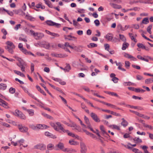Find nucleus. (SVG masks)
<instances>
[{
  "label": "nucleus",
  "instance_id": "nucleus-16",
  "mask_svg": "<svg viewBox=\"0 0 153 153\" xmlns=\"http://www.w3.org/2000/svg\"><path fill=\"white\" fill-rule=\"evenodd\" d=\"M18 66L21 68V70L22 72L25 71V68L24 65V64L21 62H20L17 64Z\"/></svg>",
  "mask_w": 153,
  "mask_h": 153
},
{
  "label": "nucleus",
  "instance_id": "nucleus-42",
  "mask_svg": "<svg viewBox=\"0 0 153 153\" xmlns=\"http://www.w3.org/2000/svg\"><path fill=\"white\" fill-rule=\"evenodd\" d=\"M43 124H36V129H37L43 130Z\"/></svg>",
  "mask_w": 153,
  "mask_h": 153
},
{
  "label": "nucleus",
  "instance_id": "nucleus-26",
  "mask_svg": "<svg viewBox=\"0 0 153 153\" xmlns=\"http://www.w3.org/2000/svg\"><path fill=\"white\" fill-rule=\"evenodd\" d=\"M146 91L143 89L140 88H135V92L137 93H143L145 92Z\"/></svg>",
  "mask_w": 153,
  "mask_h": 153
},
{
  "label": "nucleus",
  "instance_id": "nucleus-61",
  "mask_svg": "<svg viewBox=\"0 0 153 153\" xmlns=\"http://www.w3.org/2000/svg\"><path fill=\"white\" fill-rule=\"evenodd\" d=\"M122 65H119L118 67V69L119 70H121L122 71H126V70L124 68H122Z\"/></svg>",
  "mask_w": 153,
  "mask_h": 153
},
{
  "label": "nucleus",
  "instance_id": "nucleus-22",
  "mask_svg": "<svg viewBox=\"0 0 153 153\" xmlns=\"http://www.w3.org/2000/svg\"><path fill=\"white\" fill-rule=\"evenodd\" d=\"M149 20L148 18L147 17L143 19L142 22L140 23L141 25L142 24H147L149 23Z\"/></svg>",
  "mask_w": 153,
  "mask_h": 153
},
{
  "label": "nucleus",
  "instance_id": "nucleus-5",
  "mask_svg": "<svg viewBox=\"0 0 153 153\" xmlns=\"http://www.w3.org/2000/svg\"><path fill=\"white\" fill-rule=\"evenodd\" d=\"M46 148V146L44 144L39 143L34 146L33 149H39L41 150H44Z\"/></svg>",
  "mask_w": 153,
  "mask_h": 153
},
{
  "label": "nucleus",
  "instance_id": "nucleus-63",
  "mask_svg": "<svg viewBox=\"0 0 153 153\" xmlns=\"http://www.w3.org/2000/svg\"><path fill=\"white\" fill-rule=\"evenodd\" d=\"M34 64L33 63H31V66H30V69H31V73L33 72L34 71Z\"/></svg>",
  "mask_w": 153,
  "mask_h": 153
},
{
  "label": "nucleus",
  "instance_id": "nucleus-58",
  "mask_svg": "<svg viewBox=\"0 0 153 153\" xmlns=\"http://www.w3.org/2000/svg\"><path fill=\"white\" fill-rule=\"evenodd\" d=\"M51 36H53L52 38L53 39L55 37H58L59 36V35L57 33H52V34H51Z\"/></svg>",
  "mask_w": 153,
  "mask_h": 153
},
{
  "label": "nucleus",
  "instance_id": "nucleus-59",
  "mask_svg": "<svg viewBox=\"0 0 153 153\" xmlns=\"http://www.w3.org/2000/svg\"><path fill=\"white\" fill-rule=\"evenodd\" d=\"M104 47H105V49L106 51H108L110 47L109 45L108 44H105L104 45Z\"/></svg>",
  "mask_w": 153,
  "mask_h": 153
},
{
  "label": "nucleus",
  "instance_id": "nucleus-38",
  "mask_svg": "<svg viewBox=\"0 0 153 153\" xmlns=\"http://www.w3.org/2000/svg\"><path fill=\"white\" fill-rule=\"evenodd\" d=\"M75 117L77 119H78L79 121L80 122V123L81 125L83 126V127L84 128H86V126L82 123V121H81V120L77 116H75Z\"/></svg>",
  "mask_w": 153,
  "mask_h": 153
},
{
  "label": "nucleus",
  "instance_id": "nucleus-7",
  "mask_svg": "<svg viewBox=\"0 0 153 153\" xmlns=\"http://www.w3.org/2000/svg\"><path fill=\"white\" fill-rule=\"evenodd\" d=\"M105 38L108 41H112V42H116V41H114V39H117L116 38H114V39L112 40L113 36L112 34L110 33H108L107 34H106L105 36Z\"/></svg>",
  "mask_w": 153,
  "mask_h": 153
},
{
  "label": "nucleus",
  "instance_id": "nucleus-15",
  "mask_svg": "<svg viewBox=\"0 0 153 153\" xmlns=\"http://www.w3.org/2000/svg\"><path fill=\"white\" fill-rule=\"evenodd\" d=\"M57 122H56V123H54L51 122L50 123V124L51 126L56 131H59V129L60 130L59 128H58L57 126L58 127V126L56 124V123Z\"/></svg>",
  "mask_w": 153,
  "mask_h": 153
},
{
  "label": "nucleus",
  "instance_id": "nucleus-25",
  "mask_svg": "<svg viewBox=\"0 0 153 153\" xmlns=\"http://www.w3.org/2000/svg\"><path fill=\"white\" fill-rule=\"evenodd\" d=\"M97 46V44L93 43H90L89 45H87L88 47L89 48L96 47Z\"/></svg>",
  "mask_w": 153,
  "mask_h": 153
},
{
  "label": "nucleus",
  "instance_id": "nucleus-19",
  "mask_svg": "<svg viewBox=\"0 0 153 153\" xmlns=\"http://www.w3.org/2000/svg\"><path fill=\"white\" fill-rule=\"evenodd\" d=\"M121 120H122L121 123V125L124 127H125L128 125V122L124 118H122Z\"/></svg>",
  "mask_w": 153,
  "mask_h": 153
},
{
  "label": "nucleus",
  "instance_id": "nucleus-17",
  "mask_svg": "<svg viewBox=\"0 0 153 153\" xmlns=\"http://www.w3.org/2000/svg\"><path fill=\"white\" fill-rule=\"evenodd\" d=\"M110 5L113 8L115 9H120L121 8V5H118L114 3H110Z\"/></svg>",
  "mask_w": 153,
  "mask_h": 153
},
{
  "label": "nucleus",
  "instance_id": "nucleus-14",
  "mask_svg": "<svg viewBox=\"0 0 153 153\" xmlns=\"http://www.w3.org/2000/svg\"><path fill=\"white\" fill-rule=\"evenodd\" d=\"M108 127H109L111 128L112 129H117V130H120V126H117L115 124L113 125H110L108 126Z\"/></svg>",
  "mask_w": 153,
  "mask_h": 153
},
{
  "label": "nucleus",
  "instance_id": "nucleus-41",
  "mask_svg": "<svg viewBox=\"0 0 153 153\" xmlns=\"http://www.w3.org/2000/svg\"><path fill=\"white\" fill-rule=\"evenodd\" d=\"M152 27V25H149L147 28V32L150 34H151L152 33V31H151V29Z\"/></svg>",
  "mask_w": 153,
  "mask_h": 153
},
{
  "label": "nucleus",
  "instance_id": "nucleus-44",
  "mask_svg": "<svg viewBox=\"0 0 153 153\" xmlns=\"http://www.w3.org/2000/svg\"><path fill=\"white\" fill-rule=\"evenodd\" d=\"M133 140L134 141H136L137 143H141L142 142V140L139 137H135L133 139Z\"/></svg>",
  "mask_w": 153,
  "mask_h": 153
},
{
  "label": "nucleus",
  "instance_id": "nucleus-10",
  "mask_svg": "<svg viewBox=\"0 0 153 153\" xmlns=\"http://www.w3.org/2000/svg\"><path fill=\"white\" fill-rule=\"evenodd\" d=\"M90 116L92 119L96 122H99L100 120L97 115L95 113L92 112L90 114Z\"/></svg>",
  "mask_w": 153,
  "mask_h": 153
},
{
  "label": "nucleus",
  "instance_id": "nucleus-33",
  "mask_svg": "<svg viewBox=\"0 0 153 153\" xmlns=\"http://www.w3.org/2000/svg\"><path fill=\"white\" fill-rule=\"evenodd\" d=\"M69 143L71 145H76L78 144V143L77 142L71 140L69 141Z\"/></svg>",
  "mask_w": 153,
  "mask_h": 153
},
{
  "label": "nucleus",
  "instance_id": "nucleus-56",
  "mask_svg": "<svg viewBox=\"0 0 153 153\" xmlns=\"http://www.w3.org/2000/svg\"><path fill=\"white\" fill-rule=\"evenodd\" d=\"M94 23L96 26H99L100 24L99 21L98 19L95 20L94 21Z\"/></svg>",
  "mask_w": 153,
  "mask_h": 153
},
{
  "label": "nucleus",
  "instance_id": "nucleus-27",
  "mask_svg": "<svg viewBox=\"0 0 153 153\" xmlns=\"http://www.w3.org/2000/svg\"><path fill=\"white\" fill-rule=\"evenodd\" d=\"M26 17H27V19L30 21H34L35 19V18L30 16L29 14L26 15Z\"/></svg>",
  "mask_w": 153,
  "mask_h": 153
},
{
  "label": "nucleus",
  "instance_id": "nucleus-12",
  "mask_svg": "<svg viewBox=\"0 0 153 153\" xmlns=\"http://www.w3.org/2000/svg\"><path fill=\"white\" fill-rule=\"evenodd\" d=\"M1 101H0V105L6 109L9 108V107L8 106V103L4 100Z\"/></svg>",
  "mask_w": 153,
  "mask_h": 153
},
{
  "label": "nucleus",
  "instance_id": "nucleus-4",
  "mask_svg": "<svg viewBox=\"0 0 153 153\" xmlns=\"http://www.w3.org/2000/svg\"><path fill=\"white\" fill-rule=\"evenodd\" d=\"M21 87L22 88L23 90L25 91V93H26L28 94L33 99L36 100L38 102L42 103L41 101L39 99H38L33 94L30 93L28 91V89L26 87L21 86Z\"/></svg>",
  "mask_w": 153,
  "mask_h": 153
},
{
  "label": "nucleus",
  "instance_id": "nucleus-36",
  "mask_svg": "<svg viewBox=\"0 0 153 153\" xmlns=\"http://www.w3.org/2000/svg\"><path fill=\"white\" fill-rule=\"evenodd\" d=\"M29 127L30 128L33 129L34 130H36V125L35 126L34 125L32 124L29 125Z\"/></svg>",
  "mask_w": 153,
  "mask_h": 153
},
{
  "label": "nucleus",
  "instance_id": "nucleus-6",
  "mask_svg": "<svg viewBox=\"0 0 153 153\" xmlns=\"http://www.w3.org/2000/svg\"><path fill=\"white\" fill-rule=\"evenodd\" d=\"M45 22L48 25L50 26H55L56 27H58L60 26V24L53 22L51 20H47Z\"/></svg>",
  "mask_w": 153,
  "mask_h": 153
},
{
  "label": "nucleus",
  "instance_id": "nucleus-53",
  "mask_svg": "<svg viewBox=\"0 0 153 153\" xmlns=\"http://www.w3.org/2000/svg\"><path fill=\"white\" fill-rule=\"evenodd\" d=\"M76 152V151L72 148H68V153H73Z\"/></svg>",
  "mask_w": 153,
  "mask_h": 153
},
{
  "label": "nucleus",
  "instance_id": "nucleus-45",
  "mask_svg": "<svg viewBox=\"0 0 153 153\" xmlns=\"http://www.w3.org/2000/svg\"><path fill=\"white\" fill-rule=\"evenodd\" d=\"M41 85L45 88V90L47 92V93L51 97H52V95L49 92L48 89L46 88L45 85L43 84H41Z\"/></svg>",
  "mask_w": 153,
  "mask_h": 153
},
{
  "label": "nucleus",
  "instance_id": "nucleus-64",
  "mask_svg": "<svg viewBox=\"0 0 153 153\" xmlns=\"http://www.w3.org/2000/svg\"><path fill=\"white\" fill-rule=\"evenodd\" d=\"M21 51H22V52L24 53L25 54L27 55V50L24 48L21 49L20 50Z\"/></svg>",
  "mask_w": 153,
  "mask_h": 153
},
{
  "label": "nucleus",
  "instance_id": "nucleus-62",
  "mask_svg": "<svg viewBox=\"0 0 153 153\" xmlns=\"http://www.w3.org/2000/svg\"><path fill=\"white\" fill-rule=\"evenodd\" d=\"M93 132L96 134L99 137H101V136L100 135L99 130H98L96 129V131H94Z\"/></svg>",
  "mask_w": 153,
  "mask_h": 153
},
{
  "label": "nucleus",
  "instance_id": "nucleus-13",
  "mask_svg": "<svg viewBox=\"0 0 153 153\" xmlns=\"http://www.w3.org/2000/svg\"><path fill=\"white\" fill-rule=\"evenodd\" d=\"M45 134L46 136L53 139H55L57 137L56 135L52 134L48 131H46L45 132Z\"/></svg>",
  "mask_w": 153,
  "mask_h": 153
},
{
  "label": "nucleus",
  "instance_id": "nucleus-47",
  "mask_svg": "<svg viewBox=\"0 0 153 153\" xmlns=\"http://www.w3.org/2000/svg\"><path fill=\"white\" fill-rule=\"evenodd\" d=\"M130 63L128 61H125V67L127 68H128L130 66Z\"/></svg>",
  "mask_w": 153,
  "mask_h": 153
},
{
  "label": "nucleus",
  "instance_id": "nucleus-43",
  "mask_svg": "<svg viewBox=\"0 0 153 153\" xmlns=\"http://www.w3.org/2000/svg\"><path fill=\"white\" fill-rule=\"evenodd\" d=\"M16 89L15 88L13 87H11L9 89V92L11 94H13L15 92Z\"/></svg>",
  "mask_w": 153,
  "mask_h": 153
},
{
  "label": "nucleus",
  "instance_id": "nucleus-52",
  "mask_svg": "<svg viewBox=\"0 0 153 153\" xmlns=\"http://www.w3.org/2000/svg\"><path fill=\"white\" fill-rule=\"evenodd\" d=\"M117 27L118 29L122 31H123V27L121 24H118L117 25Z\"/></svg>",
  "mask_w": 153,
  "mask_h": 153
},
{
  "label": "nucleus",
  "instance_id": "nucleus-60",
  "mask_svg": "<svg viewBox=\"0 0 153 153\" xmlns=\"http://www.w3.org/2000/svg\"><path fill=\"white\" fill-rule=\"evenodd\" d=\"M132 98L135 100L138 99L140 100L142 99V98L141 97L136 96L135 95H133L132 97Z\"/></svg>",
  "mask_w": 153,
  "mask_h": 153
},
{
  "label": "nucleus",
  "instance_id": "nucleus-39",
  "mask_svg": "<svg viewBox=\"0 0 153 153\" xmlns=\"http://www.w3.org/2000/svg\"><path fill=\"white\" fill-rule=\"evenodd\" d=\"M100 128L103 134L106 133V132L105 130L104 127L103 125H101L100 126Z\"/></svg>",
  "mask_w": 153,
  "mask_h": 153
},
{
  "label": "nucleus",
  "instance_id": "nucleus-3",
  "mask_svg": "<svg viewBox=\"0 0 153 153\" xmlns=\"http://www.w3.org/2000/svg\"><path fill=\"white\" fill-rule=\"evenodd\" d=\"M7 45L5 48L7 49L8 52L12 54L13 53V49H15V46L13 43L10 41H7L6 43Z\"/></svg>",
  "mask_w": 153,
  "mask_h": 153
},
{
  "label": "nucleus",
  "instance_id": "nucleus-29",
  "mask_svg": "<svg viewBox=\"0 0 153 153\" xmlns=\"http://www.w3.org/2000/svg\"><path fill=\"white\" fill-rule=\"evenodd\" d=\"M123 85L124 86H130L132 85H134V83L131 82H123Z\"/></svg>",
  "mask_w": 153,
  "mask_h": 153
},
{
  "label": "nucleus",
  "instance_id": "nucleus-23",
  "mask_svg": "<svg viewBox=\"0 0 153 153\" xmlns=\"http://www.w3.org/2000/svg\"><path fill=\"white\" fill-rule=\"evenodd\" d=\"M120 40L121 41L124 42H126V37L124 36L123 35H122L121 34H120L119 35Z\"/></svg>",
  "mask_w": 153,
  "mask_h": 153
},
{
  "label": "nucleus",
  "instance_id": "nucleus-24",
  "mask_svg": "<svg viewBox=\"0 0 153 153\" xmlns=\"http://www.w3.org/2000/svg\"><path fill=\"white\" fill-rule=\"evenodd\" d=\"M7 88V85L6 84L4 83L0 84V89L1 90H4Z\"/></svg>",
  "mask_w": 153,
  "mask_h": 153
},
{
  "label": "nucleus",
  "instance_id": "nucleus-1",
  "mask_svg": "<svg viewBox=\"0 0 153 153\" xmlns=\"http://www.w3.org/2000/svg\"><path fill=\"white\" fill-rule=\"evenodd\" d=\"M56 124L58 126V128H59L60 130L62 131V133H67L68 135L71 136L73 137H75V134L74 133L69 132V131L68 130L65 129L63 127L62 125L61 124L60 122H57L56 123Z\"/></svg>",
  "mask_w": 153,
  "mask_h": 153
},
{
  "label": "nucleus",
  "instance_id": "nucleus-50",
  "mask_svg": "<svg viewBox=\"0 0 153 153\" xmlns=\"http://www.w3.org/2000/svg\"><path fill=\"white\" fill-rule=\"evenodd\" d=\"M43 47L46 49H49L50 47V44L49 43H45Z\"/></svg>",
  "mask_w": 153,
  "mask_h": 153
},
{
  "label": "nucleus",
  "instance_id": "nucleus-2",
  "mask_svg": "<svg viewBox=\"0 0 153 153\" xmlns=\"http://www.w3.org/2000/svg\"><path fill=\"white\" fill-rule=\"evenodd\" d=\"M31 33V35L35 38L36 40H40L44 36V34L41 33H35L33 30H31L30 31Z\"/></svg>",
  "mask_w": 153,
  "mask_h": 153
},
{
  "label": "nucleus",
  "instance_id": "nucleus-51",
  "mask_svg": "<svg viewBox=\"0 0 153 153\" xmlns=\"http://www.w3.org/2000/svg\"><path fill=\"white\" fill-rule=\"evenodd\" d=\"M132 151L135 152V153H143L141 151L136 148H134L132 149Z\"/></svg>",
  "mask_w": 153,
  "mask_h": 153
},
{
  "label": "nucleus",
  "instance_id": "nucleus-49",
  "mask_svg": "<svg viewBox=\"0 0 153 153\" xmlns=\"http://www.w3.org/2000/svg\"><path fill=\"white\" fill-rule=\"evenodd\" d=\"M137 46L140 48H142L144 49L145 46L142 44L140 43H138L137 44Z\"/></svg>",
  "mask_w": 153,
  "mask_h": 153
},
{
  "label": "nucleus",
  "instance_id": "nucleus-34",
  "mask_svg": "<svg viewBox=\"0 0 153 153\" xmlns=\"http://www.w3.org/2000/svg\"><path fill=\"white\" fill-rule=\"evenodd\" d=\"M54 145L52 144H49L47 146V148L48 150H51L53 148Z\"/></svg>",
  "mask_w": 153,
  "mask_h": 153
},
{
  "label": "nucleus",
  "instance_id": "nucleus-40",
  "mask_svg": "<svg viewBox=\"0 0 153 153\" xmlns=\"http://www.w3.org/2000/svg\"><path fill=\"white\" fill-rule=\"evenodd\" d=\"M77 12L80 13H85V10L83 9H80L79 8H77Z\"/></svg>",
  "mask_w": 153,
  "mask_h": 153
},
{
  "label": "nucleus",
  "instance_id": "nucleus-57",
  "mask_svg": "<svg viewBox=\"0 0 153 153\" xmlns=\"http://www.w3.org/2000/svg\"><path fill=\"white\" fill-rule=\"evenodd\" d=\"M123 137L125 138H131V137L130 136V134L128 133H126L123 135Z\"/></svg>",
  "mask_w": 153,
  "mask_h": 153
},
{
  "label": "nucleus",
  "instance_id": "nucleus-21",
  "mask_svg": "<svg viewBox=\"0 0 153 153\" xmlns=\"http://www.w3.org/2000/svg\"><path fill=\"white\" fill-rule=\"evenodd\" d=\"M45 1V3L48 6L51 8H53V5L51 4L50 1L48 0H44Z\"/></svg>",
  "mask_w": 153,
  "mask_h": 153
},
{
  "label": "nucleus",
  "instance_id": "nucleus-55",
  "mask_svg": "<svg viewBox=\"0 0 153 153\" xmlns=\"http://www.w3.org/2000/svg\"><path fill=\"white\" fill-rule=\"evenodd\" d=\"M18 117L23 120H25L26 119L25 115L22 112L21 114V115H20Z\"/></svg>",
  "mask_w": 153,
  "mask_h": 153
},
{
  "label": "nucleus",
  "instance_id": "nucleus-8",
  "mask_svg": "<svg viewBox=\"0 0 153 153\" xmlns=\"http://www.w3.org/2000/svg\"><path fill=\"white\" fill-rule=\"evenodd\" d=\"M80 145V152L81 153H86L87 151L86 146L85 144L83 142H81Z\"/></svg>",
  "mask_w": 153,
  "mask_h": 153
},
{
  "label": "nucleus",
  "instance_id": "nucleus-35",
  "mask_svg": "<svg viewBox=\"0 0 153 153\" xmlns=\"http://www.w3.org/2000/svg\"><path fill=\"white\" fill-rule=\"evenodd\" d=\"M15 113L16 114H15L14 113L13 114L16 116L18 117L20 115H21V114L22 113V112L17 109H16L15 110Z\"/></svg>",
  "mask_w": 153,
  "mask_h": 153
},
{
  "label": "nucleus",
  "instance_id": "nucleus-28",
  "mask_svg": "<svg viewBox=\"0 0 153 153\" xmlns=\"http://www.w3.org/2000/svg\"><path fill=\"white\" fill-rule=\"evenodd\" d=\"M3 10L4 11L6 12L10 16H13L14 13L13 12L11 11H9L8 10H7L4 9V8H3Z\"/></svg>",
  "mask_w": 153,
  "mask_h": 153
},
{
  "label": "nucleus",
  "instance_id": "nucleus-37",
  "mask_svg": "<svg viewBox=\"0 0 153 153\" xmlns=\"http://www.w3.org/2000/svg\"><path fill=\"white\" fill-rule=\"evenodd\" d=\"M71 69L70 65L69 64H66V65L65 68V71L68 72L71 70Z\"/></svg>",
  "mask_w": 153,
  "mask_h": 153
},
{
  "label": "nucleus",
  "instance_id": "nucleus-48",
  "mask_svg": "<svg viewBox=\"0 0 153 153\" xmlns=\"http://www.w3.org/2000/svg\"><path fill=\"white\" fill-rule=\"evenodd\" d=\"M29 114L31 116H33L34 115V111L32 109L27 110Z\"/></svg>",
  "mask_w": 153,
  "mask_h": 153
},
{
  "label": "nucleus",
  "instance_id": "nucleus-20",
  "mask_svg": "<svg viewBox=\"0 0 153 153\" xmlns=\"http://www.w3.org/2000/svg\"><path fill=\"white\" fill-rule=\"evenodd\" d=\"M129 45V44L126 42H124L123 43L122 49L123 50H125L128 47Z\"/></svg>",
  "mask_w": 153,
  "mask_h": 153
},
{
  "label": "nucleus",
  "instance_id": "nucleus-9",
  "mask_svg": "<svg viewBox=\"0 0 153 153\" xmlns=\"http://www.w3.org/2000/svg\"><path fill=\"white\" fill-rule=\"evenodd\" d=\"M17 126L19 131L22 132L26 133L28 131V129L27 127L23 126L22 125L20 124H19Z\"/></svg>",
  "mask_w": 153,
  "mask_h": 153
},
{
  "label": "nucleus",
  "instance_id": "nucleus-30",
  "mask_svg": "<svg viewBox=\"0 0 153 153\" xmlns=\"http://www.w3.org/2000/svg\"><path fill=\"white\" fill-rule=\"evenodd\" d=\"M42 114L43 115L44 117L49 119H50L52 120L53 119V117L50 115L47 114L45 113H42Z\"/></svg>",
  "mask_w": 153,
  "mask_h": 153
},
{
  "label": "nucleus",
  "instance_id": "nucleus-32",
  "mask_svg": "<svg viewBox=\"0 0 153 153\" xmlns=\"http://www.w3.org/2000/svg\"><path fill=\"white\" fill-rule=\"evenodd\" d=\"M135 2L136 3L139 2V3H144V4H152V3L150 2H149V1H143L142 0H140L138 1H136Z\"/></svg>",
  "mask_w": 153,
  "mask_h": 153
},
{
  "label": "nucleus",
  "instance_id": "nucleus-11",
  "mask_svg": "<svg viewBox=\"0 0 153 153\" xmlns=\"http://www.w3.org/2000/svg\"><path fill=\"white\" fill-rule=\"evenodd\" d=\"M124 56L125 57L130 59L132 61H136L137 60V59L136 58L132 56L127 53H125L124 54Z\"/></svg>",
  "mask_w": 153,
  "mask_h": 153
},
{
  "label": "nucleus",
  "instance_id": "nucleus-46",
  "mask_svg": "<svg viewBox=\"0 0 153 153\" xmlns=\"http://www.w3.org/2000/svg\"><path fill=\"white\" fill-rule=\"evenodd\" d=\"M152 80H151V79L149 78L146 79L145 81V82L146 84H149L152 83Z\"/></svg>",
  "mask_w": 153,
  "mask_h": 153
},
{
  "label": "nucleus",
  "instance_id": "nucleus-54",
  "mask_svg": "<svg viewBox=\"0 0 153 153\" xmlns=\"http://www.w3.org/2000/svg\"><path fill=\"white\" fill-rule=\"evenodd\" d=\"M84 120L86 124H89V123H90L89 120L85 115L84 116Z\"/></svg>",
  "mask_w": 153,
  "mask_h": 153
},
{
  "label": "nucleus",
  "instance_id": "nucleus-31",
  "mask_svg": "<svg viewBox=\"0 0 153 153\" xmlns=\"http://www.w3.org/2000/svg\"><path fill=\"white\" fill-rule=\"evenodd\" d=\"M57 147L60 149L62 150L64 148V144L61 142H60L57 145Z\"/></svg>",
  "mask_w": 153,
  "mask_h": 153
},
{
  "label": "nucleus",
  "instance_id": "nucleus-18",
  "mask_svg": "<svg viewBox=\"0 0 153 153\" xmlns=\"http://www.w3.org/2000/svg\"><path fill=\"white\" fill-rule=\"evenodd\" d=\"M65 39H67L68 40H72V39L71 38H73L74 39H76V38L75 36H73L71 35H69L66 36L65 35Z\"/></svg>",
  "mask_w": 153,
  "mask_h": 153
}]
</instances>
